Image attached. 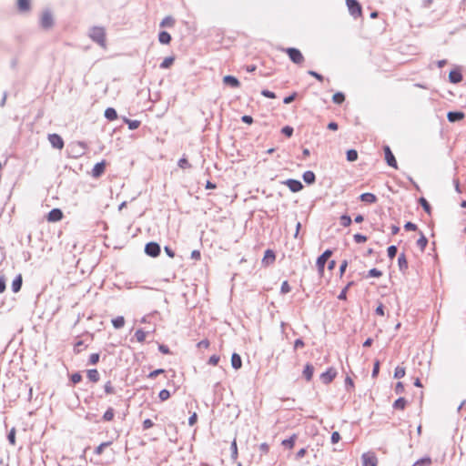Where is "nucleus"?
Wrapping results in <instances>:
<instances>
[{"label":"nucleus","mask_w":466,"mask_h":466,"mask_svg":"<svg viewBox=\"0 0 466 466\" xmlns=\"http://www.w3.org/2000/svg\"><path fill=\"white\" fill-rule=\"evenodd\" d=\"M90 37L99 44L101 46H106V33L104 28L95 26L90 30Z\"/></svg>","instance_id":"obj_1"},{"label":"nucleus","mask_w":466,"mask_h":466,"mask_svg":"<svg viewBox=\"0 0 466 466\" xmlns=\"http://www.w3.org/2000/svg\"><path fill=\"white\" fill-rule=\"evenodd\" d=\"M283 51L289 56V59L297 65H301L304 62V56L302 53L294 47L284 48Z\"/></svg>","instance_id":"obj_2"},{"label":"nucleus","mask_w":466,"mask_h":466,"mask_svg":"<svg viewBox=\"0 0 466 466\" xmlns=\"http://www.w3.org/2000/svg\"><path fill=\"white\" fill-rule=\"evenodd\" d=\"M331 255H332V251L329 249H327L326 251L323 252V254L321 256H319L318 258L316 264H317L319 274L320 276H323L325 264L329 260V258L331 257Z\"/></svg>","instance_id":"obj_3"},{"label":"nucleus","mask_w":466,"mask_h":466,"mask_svg":"<svg viewBox=\"0 0 466 466\" xmlns=\"http://www.w3.org/2000/svg\"><path fill=\"white\" fill-rule=\"evenodd\" d=\"M145 252L147 255L156 258L160 254V247L156 242H149L145 247Z\"/></svg>","instance_id":"obj_4"},{"label":"nucleus","mask_w":466,"mask_h":466,"mask_svg":"<svg viewBox=\"0 0 466 466\" xmlns=\"http://www.w3.org/2000/svg\"><path fill=\"white\" fill-rule=\"evenodd\" d=\"M48 141L52 145L53 147L61 150L64 147V140L57 134H50L48 135Z\"/></svg>","instance_id":"obj_5"},{"label":"nucleus","mask_w":466,"mask_h":466,"mask_svg":"<svg viewBox=\"0 0 466 466\" xmlns=\"http://www.w3.org/2000/svg\"><path fill=\"white\" fill-rule=\"evenodd\" d=\"M337 376V371L334 368H329L325 372L320 375V380L324 384L330 383Z\"/></svg>","instance_id":"obj_6"},{"label":"nucleus","mask_w":466,"mask_h":466,"mask_svg":"<svg viewBox=\"0 0 466 466\" xmlns=\"http://www.w3.org/2000/svg\"><path fill=\"white\" fill-rule=\"evenodd\" d=\"M363 466H377L378 459L373 452H366L362 455Z\"/></svg>","instance_id":"obj_7"},{"label":"nucleus","mask_w":466,"mask_h":466,"mask_svg":"<svg viewBox=\"0 0 466 466\" xmlns=\"http://www.w3.org/2000/svg\"><path fill=\"white\" fill-rule=\"evenodd\" d=\"M383 149H384L385 160H386L387 164L389 166L394 167L395 169H397L398 164H397L396 158H395L394 155L392 154L390 147L385 146Z\"/></svg>","instance_id":"obj_8"},{"label":"nucleus","mask_w":466,"mask_h":466,"mask_svg":"<svg viewBox=\"0 0 466 466\" xmlns=\"http://www.w3.org/2000/svg\"><path fill=\"white\" fill-rule=\"evenodd\" d=\"M64 218V214L61 209L54 208L46 216L48 222H58Z\"/></svg>","instance_id":"obj_9"},{"label":"nucleus","mask_w":466,"mask_h":466,"mask_svg":"<svg viewBox=\"0 0 466 466\" xmlns=\"http://www.w3.org/2000/svg\"><path fill=\"white\" fill-rule=\"evenodd\" d=\"M106 166V160H102L101 162L96 163L92 169V177L97 178L102 176L105 173Z\"/></svg>","instance_id":"obj_10"},{"label":"nucleus","mask_w":466,"mask_h":466,"mask_svg":"<svg viewBox=\"0 0 466 466\" xmlns=\"http://www.w3.org/2000/svg\"><path fill=\"white\" fill-rule=\"evenodd\" d=\"M54 24L52 15L49 12L43 13L41 16V25L47 29L50 28Z\"/></svg>","instance_id":"obj_11"},{"label":"nucleus","mask_w":466,"mask_h":466,"mask_svg":"<svg viewBox=\"0 0 466 466\" xmlns=\"http://www.w3.org/2000/svg\"><path fill=\"white\" fill-rule=\"evenodd\" d=\"M349 10L354 17L361 15V7L359 2H347Z\"/></svg>","instance_id":"obj_12"},{"label":"nucleus","mask_w":466,"mask_h":466,"mask_svg":"<svg viewBox=\"0 0 466 466\" xmlns=\"http://www.w3.org/2000/svg\"><path fill=\"white\" fill-rule=\"evenodd\" d=\"M285 184L292 192H299L303 187L301 182L296 179H288Z\"/></svg>","instance_id":"obj_13"},{"label":"nucleus","mask_w":466,"mask_h":466,"mask_svg":"<svg viewBox=\"0 0 466 466\" xmlns=\"http://www.w3.org/2000/svg\"><path fill=\"white\" fill-rule=\"evenodd\" d=\"M276 260L275 253L271 249H268L265 251L262 263L266 266H268Z\"/></svg>","instance_id":"obj_14"},{"label":"nucleus","mask_w":466,"mask_h":466,"mask_svg":"<svg viewBox=\"0 0 466 466\" xmlns=\"http://www.w3.org/2000/svg\"><path fill=\"white\" fill-rule=\"evenodd\" d=\"M449 79L451 83L457 84L462 80V75L460 69H453L449 74Z\"/></svg>","instance_id":"obj_15"},{"label":"nucleus","mask_w":466,"mask_h":466,"mask_svg":"<svg viewBox=\"0 0 466 466\" xmlns=\"http://www.w3.org/2000/svg\"><path fill=\"white\" fill-rule=\"evenodd\" d=\"M223 83L225 85L230 86L231 87H235V88H237L240 86V83L238 80V78H236L235 76H224Z\"/></svg>","instance_id":"obj_16"},{"label":"nucleus","mask_w":466,"mask_h":466,"mask_svg":"<svg viewBox=\"0 0 466 466\" xmlns=\"http://www.w3.org/2000/svg\"><path fill=\"white\" fill-rule=\"evenodd\" d=\"M465 117L463 112H449L447 114V118L450 122L461 121Z\"/></svg>","instance_id":"obj_17"},{"label":"nucleus","mask_w":466,"mask_h":466,"mask_svg":"<svg viewBox=\"0 0 466 466\" xmlns=\"http://www.w3.org/2000/svg\"><path fill=\"white\" fill-rule=\"evenodd\" d=\"M314 373V368L311 364L308 363L305 365L303 370V376L305 377L307 381H310Z\"/></svg>","instance_id":"obj_18"},{"label":"nucleus","mask_w":466,"mask_h":466,"mask_svg":"<svg viewBox=\"0 0 466 466\" xmlns=\"http://www.w3.org/2000/svg\"><path fill=\"white\" fill-rule=\"evenodd\" d=\"M360 200L369 204L375 203L377 197L372 193H363L360 197Z\"/></svg>","instance_id":"obj_19"},{"label":"nucleus","mask_w":466,"mask_h":466,"mask_svg":"<svg viewBox=\"0 0 466 466\" xmlns=\"http://www.w3.org/2000/svg\"><path fill=\"white\" fill-rule=\"evenodd\" d=\"M231 365L235 370H238L242 366L241 357L238 353H233L231 356Z\"/></svg>","instance_id":"obj_20"},{"label":"nucleus","mask_w":466,"mask_h":466,"mask_svg":"<svg viewBox=\"0 0 466 466\" xmlns=\"http://www.w3.org/2000/svg\"><path fill=\"white\" fill-rule=\"evenodd\" d=\"M392 406L395 410H403L407 406V400L403 397H400L394 401Z\"/></svg>","instance_id":"obj_21"},{"label":"nucleus","mask_w":466,"mask_h":466,"mask_svg":"<svg viewBox=\"0 0 466 466\" xmlns=\"http://www.w3.org/2000/svg\"><path fill=\"white\" fill-rule=\"evenodd\" d=\"M23 279L21 275H18L12 282V290L16 293L21 289Z\"/></svg>","instance_id":"obj_22"},{"label":"nucleus","mask_w":466,"mask_h":466,"mask_svg":"<svg viewBox=\"0 0 466 466\" xmlns=\"http://www.w3.org/2000/svg\"><path fill=\"white\" fill-rule=\"evenodd\" d=\"M158 40L163 45H168L171 41V35L166 31H162L158 35Z\"/></svg>","instance_id":"obj_23"},{"label":"nucleus","mask_w":466,"mask_h":466,"mask_svg":"<svg viewBox=\"0 0 466 466\" xmlns=\"http://www.w3.org/2000/svg\"><path fill=\"white\" fill-rule=\"evenodd\" d=\"M105 116L110 120V121H114L117 118V113L116 111L112 108V107H108L105 110Z\"/></svg>","instance_id":"obj_24"},{"label":"nucleus","mask_w":466,"mask_h":466,"mask_svg":"<svg viewBox=\"0 0 466 466\" xmlns=\"http://www.w3.org/2000/svg\"><path fill=\"white\" fill-rule=\"evenodd\" d=\"M115 417V410L113 408L109 407L105 413L103 414V420L104 421H112Z\"/></svg>","instance_id":"obj_25"},{"label":"nucleus","mask_w":466,"mask_h":466,"mask_svg":"<svg viewBox=\"0 0 466 466\" xmlns=\"http://www.w3.org/2000/svg\"><path fill=\"white\" fill-rule=\"evenodd\" d=\"M87 378L92 382H97L99 380V379H100V376H99V373H98L97 370H96V369L89 370L87 371Z\"/></svg>","instance_id":"obj_26"},{"label":"nucleus","mask_w":466,"mask_h":466,"mask_svg":"<svg viewBox=\"0 0 466 466\" xmlns=\"http://www.w3.org/2000/svg\"><path fill=\"white\" fill-rule=\"evenodd\" d=\"M112 322V325L116 328V329H121L122 327H124L125 323H126V320L124 319V317L122 316H118L115 319H113L111 320Z\"/></svg>","instance_id":"obj_27"},{"label":"nucleus","mask_w":466,"mask_h":466,"mask_svg":"<svg viewBox=\"0 0 466 466\" xmlns=\"http://www.w3.org/2000/svg\"><path fill=\"white\" fill-rule=\"evenodd\" d=\"M398 263L400 270H406L408 268V261L405 254H400L398 258Z\"/></svg>","instance_id":"obj_28"},{"label":"nucleus","mask_w":466,"mask_h":466,"mask_svg":"<svg viewBox=\"0 0 466 466\" xmlns=\"http://www.w3.org/2000/svg\"><path fill=\"white\" fill-rule=\"evenodd\" d=\"M432 460L430 457L422 458L417 461L412 466H431Z\"/></svg>","instance_id":"obj_29"},{"label":"nucleus","mask_w":466,"mask_h":466,"mask_svg":"<svg viewBox=\"0 0 466 466\" xmlns=\"http://www.w3.org/2000/svg\"><path fill=\"white\" fill-rule=\"evenodd\" d=\"M303 179L306 183L312 184V183H314L316 177L312 171H306L303 174Z\"/></svg>","instance_id":"obj_30"},{"label":"nucleus","mask_w":466,"mask_h":466,"mask_svg":"<svg viewBox=\"0 0 466 466\" xmlns=\"http://www.w3.org/2000/svg\"><path fill=\"white\" fill-rule=\"evenodd\" d=\"M147 335V332L141 329H137L135 332V338L140 343H142L146 340Z\"/></svg>","instance_id":"obj_31"},{"label":"nucleus","mask_w":466,"mask_h":466,"mask_svg":"<svg viewBox=\"0 0 466 466\" xmlns=\"http://www.w3.org/2000/svg\"><path fill=\"white\" fill-rule=\"evenodd\" d=\"M112 444V441H105V442H102L100 443L96 449H95V453L96 455H101L103 452H104V450L106 448V447H109L110 445Z\"/></svg>","instance_id":"obj_32"},{"label":"nucleus","mask_w":466,"mask_h":466,"mask_svg":"<svg viewBox=\"0 0 466 466\" xmlns=\"http://www.w3.org/2000/svg\"><path fill=\"white\" fill-rule=\"evenodd\" d=\"M175 25V19L171 16L165 17L160 23L162 27H172Z\"/></svg>","instance_id":"obj_33"},{"label":"nucleus","mask_w":466,"mask_h":466,"mask_svg":"<svg viewBox=\"0 0 466 466\" xmlns=\"http://www.w3.org/2000/svg\"><path fill=\"white\" fill-rule=\"evenodd\" d=\"M428 244L427 238L421 233L420 238L417 240V246L423 251Z\"/></svg>","instance_id":"obj_34"},{"label":"nucleus","mask_w":466,"mask_h":466,"mask_svg":"<svg viewBox=\"0 0 466 466\" xmlns=\"http://www.w3.org/2000/svg\"><path fill=\"white\" fill-rule=\"evenodd\" d=\"M332 101L335 103V104H342L344 101H345V96L343 93L341 92H337L333 95L332 96Z\"/></svg>","instance_id":"obj_35"},{"label":"nucleus","mask_w":466,"mask_h":466,"mask_svg":"<svg viewBox=\"0 0 466 466\" xmlns=\"http://www.w3.org/2000/svg\"><path fill=\"white\" fill-rule=\"evenodd\" d=\"M406 370L404 367L398 366L394 370V378L401 379L405 376Z\"/></svg>","instance_id":"obj_36"},{"label":"nucleus","mask_w":466,"mask_h":466,"mask_svg":"<svg viewBox=\"0 0 466 466\" xmlns=\"http://www.w3.org/2000/svg\"><path fill=\"white\" fill-rule=\"evenodd\" d=\"M358 159V152L355 149H350L347 151V160L353 162Z\"/></svg>","instance_id":"obj_37"},{"label":"nucleus","mask_w":466,"mask_h":466,"mask_svg":"<svg viewBox=\"0 0 466 466\" xmlns=\"http://www.w3.org/2000/svg\"><path fill=\"white\" fill-rule=\"evenodd\" d=\"M419 201H420V204L421 205V207L423 208V209L425 210V212L428 213L429 215H431V208L429 202L424 198H420Z\"/></svg>","instance_id":"obj_38"},{"label":"nucleus","mask_w":466,"mask_h":466,"mask_svg":"<svg viewBox=\"0 0 466 466\" xmlns=\"http://www.w3.org/2000/svg\"><path fill=\"white\" fill-rule=\"evenodd\" d=\"M177 165L178 167L181 168V169H187V168H189L191 167V165L189 164L188 160L187 157H181L178 162H177Z\"/></svg>","instance_id":"obj_39"},{"label":"nucleus","mask_w":466,"mask_h":466,"mask_svg":"<svg viewBox=\"0 0 466 466\" xmlns=\"http://www.w3.org/2000/svg\"><path fill=\"white\" fill-rule=\"evenodd\" d=\"M295 440H296V436L293 435L290 438L284 440L282 441V445H284L285 447H288L289 449H292L295 445Z\"/></svg>","instance_id":"obj_40"},{"label":"nucleus","mask_w":466,"mask_h":466,"mask_svg":"<svg viewBox=\"0 0 466 466\" xmlns=\"http://www.w3.org/2000/svg\"><path fill=\"white\" fill-rule=\"evenodd\" d=\"M382 276V272L377 268H371L366 278H380Z\"/></svg>","instance_id":"obj_41"},{"label":"nucleus","mask_w":466,"mask_h":466,"mask_svg":"<svg viewBox=\"0 0 466 466\" xmlns=\"http://www.w3.org/2000/svg\"><path fill=\"white\" fill-rule=\"evenodd\" d=\"M86 348V346L84 345V342L82 340H78L75 343L74 345V351L76 354H78L80 353L84 349Z\"/></svg>","instance_id":"obj_42"},{"label":"nucleus","mask_w":466,"mask_h":466,"mask_svg":"<svg viewBox=\"0 0 466 466\" xmlns=\"http://www.w3.org/2000/svg\"><path fill=\"white\" fill-rule=\"evenodd\" d=\"M17 8L20 12H25L30 8V2H18Z\"/></svg>","instance_id":"obj_43"},{"label":"nucleus","mask_w":466,"mask_h":466,"mask_svg":"<svg viewBox=\"0 0 466 466\" xmlns=\"http://www.w3.org/2000/svg\"><path fill=\"white\" fill-rule=\"evenodd\" d=\"M340 224L343 227H349L351 224V218L350 216L343 215L340 217Z\"/></svg>","instance_id":"obj_44"},{"label":"nucleus","mask_w":466,"mask_h":466,"mask_svg":"<svg viewBox=\"0 0 466 466\" xmlns=\"http://www.w3.org/2000/svg\"><path fill=\"white\" fill-rule=\"evenodd\" d=\"M174 62L173 57H166L163 62L161 63L160 66L161 68H168Z\"/></svg>","instance_id":"obj_45"},{"label":"nucleus","mask_w":466,"mask_h":466,"mask_svg":"<svg viewBox=\"0 0 466 466\" xmlns=\"http://www.w3.org/2000/svg\"><path fill=\"white\" fill-rule=\"evenodd\" d=\"M8 441L11 445H15V429L12 428L8 433Z\"/></svg>","instance_id":"obj_46"},{"label":"nucleus","mask_w":466,"mask_h":466,"mask_svg":"<svg viewBox=\"0 0 466 466\" xmlns=\"http://www.w3.org/2000/svg\"><path fill=\"white\" fill-rule=\"evenodd\" d=\"M104 389H105V392L106 394H114L115 393V388L114 386L112 385L111 381H107L105 386H104Z\"/></svg>","instance_id":"obj_47"},{"label":"nucleus","mask_w":466,"mask_h":466,"mask_svg":"<svg viewBox=\"0 0 466 466\" xmlns=\"http://www.w3.org/2000/svg\"><path fill=\"white\" fill-rule=\"evenodd\" d=\"M291 290V288L287 280L283 281L281 284L280 291L282 294H287Z\"/></svg>","instance_id":"obj_48"},{"label":"nucleus","mask_w":466,"mask_h":466,"mask_svg":"<svg viewBox=\"0 0 466 466\" xmlns=\"http://www.w3.org/2000/svg\"><path fill=\"white\" fill-rule=\"evenodd\" d=\"M158 396L161 401H165L169 399L170 393L167 390H160Z\"/></svg>","instance_id":"obj_49"},{"label":"nucleus","mask_w":466,"mask_h":466,"mask_svg":"<svg viewBox=\"0 0 466 466\" xmlns=\"http://www.w3.org/2000/svg\"><path fill=\"white\" fill-rule=\"evenodd\" d=\"M387 253L390 259L394 258L397 254V248L395 246H390L387 249Z\"/></svg>","instance_id":"obj_50"},{"label":"nucleus","mask_w":466,"mask_h":466,"mask_svg":"<svg viewBox=\"0 0 466 466\" xmlns=\"http://www.w3.org/2000/svg\"><path fill=\"white\" fill-rule=\"evenodd\" d=\"M127 122L131 130L137 129L140 125V121L138 120H127Z\"/></svg>","instance_id":"obj_51"},{"label":"nucleus","mask_w":466,"mask_h":466,"mask_svg":"<svg viewBox=\"0 0 466 466\" xmlns=\"http://www.w3.org/2000/svg\"><path fill=\"white\" fill-rule=\"evenodd\" d=\"M164 372H165V370H163V369H157V370H155L151 371V372L147 375V377H148L149 379H155L157 376H158L159 374H162V373H164Z\"/></svg>","instance_id":"obj_52"},{"label":"nucleus","mask_w":466,"mask_h":466,"mask_svg":"<svg viewBox=\"0 0 466 466\" xmlns=\"http://www.w3.org/2000/svg\"><path fill=\"white\" fill-rule=\"evenodd\" d=\"M231 450H232V459L237 460L238 452V447H237L236 441H233V442L231 443Z\"/></svg>","instance_id":"obj_53"},{"label":"nucleus","mask_w":466,"mask_h":466,"mask_svg":"<svg viewBox=\"0 0 466 466\" xmlns=\"http://www.w3.org/2000/svg\"><path fill=\"white\" fill-rule=\"evenodd\" d=\"M353 238L357 243H364L367 241V237L361 234H355Z\"/></svg>","instance_id":"obj_54"},{"label":"nucleus","mask_w":466,"mask_h":466,"mask_svg":"<svg viewBox=\"0 0 466 466\" xmlns=\"http://www.w3.org/2000/svg\"><path fill=\"white\" fill-rule=\"evenodd\" d=\"M220 358L218 355H212L208 360V364L212 366H217Z\"/></svg>","instance_id":"obj_55"},{"label":"nucleus","mask_w":466,"mask_h":466,"mask_svg":"<svg viewBox=\"0 0 466 466\" xmlns=\"http://www.w3.org/2000/svg\"><path fill=\"white\" fill-rule=\"evenodd\" d=\"M396 394H402L405 390L404 385L402 382H398L394 389Z\"/></svg>","instance_id":"obj_56"},{"label":"nucleus","mask_w":466,"mask_h":466,"mask_svg":"<svg viewBox=\"0 0 466 466\" xmlns=\"http://www.w3.org/2000/svg\"><path fill=\"white\" fill-rule=\"evenodd\" d=\"M81 380H82V376L78 372H76V373L71 375V380H72V382L74 384H76V383L80 382Z\"/></svg>","instance_id":"obj_57"},{"label":"nucleus","mask_w":466,"mask_h":466,"mask_svg":"<svg viewBox=\"0 0 466 466\" xmlns=\"http://www.w3.org/2000/svg\"><path fill=\"white\" fill-rule=\"evenodd\" d=\"M99 361V354L98 353H93L89 357V362L92 365L96 364Z\"/></svg>","instance_id":"obj_58"},{"label":"nucleus","mask_w":466,"mask_h":466,"mask_svg":"<svg viewBox=\"0 0 466 466\" xmlns=\"http://www.w3.org/2000/svg\"><path fill=\"white\" fill-rule=\"evenodd\" d=\"M210 342L208 339H203L197 344L199 349H208Z\"/></svg>","instance_id":"obj_59"},{"label":"nucleus","mask_w":466,"mask_h":466,"mask_svg":"<svg viewBox=\"0 0 466 466\" xmlns=\"http://www.w3.org/2000/svg\"><path fill=\"white\" fill-rule=\"evenodd\" d=\"M282 133H283L284 135H286L288 137H291V136H292V134H293V128H292L291 127H289V126L284 127L282 128Z\"/></svg>","instance_id":"obj_60"},{"label":"nucleus","mask_w":466,"mask_h":466,"mask_svg":"<svg viewBox=\"0 0 466 466\" xmlns=\"http://www.w3.org/2000/svg\"><path fill=\"white\" fill-rule=\"evenodd\" d=\"M153 426H154V422L150 419H146L143 421V429L144 430H148V429L152 428Z\"/></svg>","instance_id":"obj_61"},{"label":"nucleus","mask_w":466,"mask_h":466,"mask_svg":"<svg viewBox=\"0 0 466 466\" xmlns=\"http://www.w3.org/2000/svg\"><path fill=\"white\" fill-rule=\"evenodd\" d=\"M308 73H309V75L314 76L319 82H322L323 79H324L323 76L320 74H319V73H317L315 71L309 70Z\"/></svg>","instance_id":"obj_62"},{"label":"nucleus","mask_w":466,"mask_h":466,"mask_svg":"<svg viewBox=\"0 0 466 466\" xmlns=\"http://www.w3.org/2000/svg\"><path fill=\"white\" fill-rule=\"evenodd\" d=\"M404 228L406 230H411V231H415L417 230V226L412 223V222H407L405 225H404Z\"/></svg>","instance_id":"obj_63"},{"label":"nucleus","mask_w":466,"mask_h":466,"mask_svg":"<svg viewBox=\"0 0 466 466\" xmlns=\"http://www.w3.org/2000/svg\"><path fill=\"white\" fill-rule=\"evenodd\" d=\"M339 440H340L339 433L338 431L332 432V434H331V442L332 443H337V442L339 441Z\"/></svg>","instance_id":"obj_64"}]
</instances>
